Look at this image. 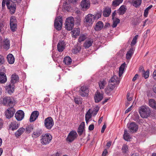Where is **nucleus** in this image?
<instances>
[{
    "mask_svg": "<svg viewBox=\"0 0 156 156\" xmlns=\"http://www.w3.org/2000/svg\"><path fill=\"white\" fill-rule=\"evenodd\" d=\"M139 113L142 118H147L150 115L151 110L148 106H143L140 108Z\"/></svg>",
    "mask_w": 156,
    "mask_h": 156,
    "instance_id": "f257e3e1",
    "label": "nucleus"
},
{
    "mask_svg": "<svg viewBox=\"0 0 156 156\" xmlns=\"http://www.w3.org/2000/svg\"><path fill=\"white\" fill-rule=\"evenodd\" d=\"M74 18L69 16L66 18L65 23V27L67 30H72L74 25Z\"/></svg>",
    "mask_w": 156,
    "mask_h": 156,
    "instance_id": "f03ea898",
    "label": "nucleus"
},
{
    "mask_svg": "<svg viewBox=\"0 0 156 156\" xmlns=\"http://www.w3.org/2000/svg\"><path fill=\"white\" fill-rule=\"evenodd\" d=\"M54 124V122L52 118L48 117L44 120V126L45 127L48 129H50L53 126Z\"/></svg>",
    "mask_w": 156,
    "mask_h": 156,
    "instance_id": "7ed1b4c3",
    "label": "nucleus"
},
{
    "mask_svg": "<svg viewBox=\"0 0 156 156\" xmlns=\"http://www.w3.org/2000/svg\"><path fill=\"white\" fill-rule=\"evenodd\" d=\"M41 143L43 145H46L48 144L52 140V136L49 133H47L42 135Z\"/></svg>",
    "mask_w": 156,
    "mask_h": 156,
    "instance_id": "20e7f679",
    "label": "nucleus"
},
{
    "mask_svg": "<svg viewBox=\"0 0 156 156\" xmlns=\"http://www.w3.org/2000/svg\"><path fill=\"white\" fill-rule=\"evenodd\" d=\"M62 17L59 16L55 18L54 22V26L55 28L58 30L61 29L62 24Z\"/></svg>",
    "mask_w": 156,
    "mask_h": 156,
    "instance_id": "39448f33",
    "label": "nucleus"
},
{
    "mask_svg": "<svg viewBox=\"0 0 156 156\" xmlns=\"http://www.w3.org/2000/svg\"><path fill=\"white\" fill-rule=\"evenodd\" d=\"M2 103L4 105H7L11 107H13V101L11 97H5L3 99Z\"/></svg>",
    "mask_w": 156,
    "mask_h": 156,
    "instance_id": "423d86ee",
    "label": "nucleus"
},
{
    "mask_svg": "<svg viewBox=\"0 0 156 156\" xmlns=\"http://www.w3.org/2000/svg\"><path fill=\"white\" fill-rule=\"evenodd\" d=\"M78 135L76 132L75 130H72L69 133L67 138V140L69 142H72L76 139Z\"/></svg>",
    "mask_w": 156,
    "mask_h": 156,
    "instance_id": "0eeeda50",
    "label": "nucleus"
},
{
    "mask_svg": "<svg viewBox=\"0 0 156 156\" xmlns=\"http://www.w3.org/2000/svg\"><path fill=\"white\" fill-rule=\"evenodd\" d=\"M84 20L87 23L92 25L95 20L94 15L91 14H88L85 16Z\"/></svg>",
    "mask_w": 156,
    "mask_h": 156,
    "instance_id": "6e6552de",
    "label": "nucleus"
},
{
    "mask_svg": "<svg viewBox=\"0 0 156 156\" xmlns=\"http://www.w3.org/2000/svg\"><path fill=\"white\" fill-rule=\"evenodd\" d=\"M128 129L132 132H135L138 130V125L135 122H132L129 124H127Z\"/></svg>",
    "mask_w": 156,
    "mask_h": 156,
    "instance_id": "1a4fd4ad",
    "label": "nucleus"
},
{
    "mask_svg": "<svg viewBox=\"0 0 156 156\" xmlns=\"http://www.w3.org/2000/svg\"><path fill=\"white\" fill-rule=\"evenodd\" d=\"M15 112V111L12 107L9 108L5 112L6 118L9 119H10L13 116Z\"/></svg>",
    "mask_w": 156,
    "mask_h": 156,
    "instance_id": "9d476101",
    "label": "nucleus"
},
{
    "mask_svg": "<svg viewBox=\"0 0 156 156\" xmlns=\"http://www.w3.org/2000/svg\"><path fill=\"white\" fill-rule=\"evenodd\" d=\"M90 3L89 0H83L80 4L82 9L83 11H86L90 7Z\"/></svg>",
    "mask_w": 156,
    "mask_h": 156,
    "instance_id": "9b49d317",
    "label": "nucleus"
},
{
    "mask_svg": "<svg viewBox=\"0 0 156 156\" xmlns=\"http://www.w3.org/2000/svg\"><path fill=\"white\" fill-rule=\"evenodd\" d=\"M88 88L85 86H83L81 87L80 90V94L83 97H85L88 95Z\"/></svg>",
    "mask_w": 156,
    "mask_h": 156,
    "instance_id": "f8f14e48",
    "label": "nucleus"
},
{
    "mask_svg": "<svg viewBox=\"0 0 156 156\" xmlns=\"http://www.w3.org/2000/svg\"><path fill=\"white\" fill-rule=\"evenodd\" d=\"M24 112L21 110H19L17 111L15 115L16 119L18 121H21L24 117Z\"/></svg>",
    "mask_w": 156,
    "mask_h": 156,
    "instance_id": "ddd939ff",
    "label": "nucleus"
},
{
    "mask_svg": "<svg viewBox=\"0 0 156 156\" xmlns=\"http://www.w3.org/2000/svg\"><path fill=\"white\" fill-rule=\"evenodd\" d=\"M39 115L38 111H34L31 113L30 118V121L32 122L34 121L37 118Z\"/></svg>",
    "mask_w": 156,
    "mask_h": 156,
    "instance_id": "4468645a",
    "label": "nucleus"
},
{
    "mask_svg": "<svg viewBox=\"0 0 156 156\" xmlns=\"http://www.w3.org/2000/svg\"><path fill=\"white\" fill-rule=\"evenodd\" d=\"M104 27V24L101 21L97 23L94 26V29L96 31H98L101 30Z\"/></svg>",
    "mask_w": 156,
    "mask_h": 156,
    "instance_id": "2eb2a0df",
    "label": "nucleus"
},
{
    "mask_svg": "<svg viewBox=\"0 0 156 156\" xmlns=\"http://www.w3.org/2000/svg\"><path fill=\"white\" fill-rule=\"evenodd\" d=\"M65 44L63 41H59L57 45V50L59 52H62L64 49Z\"/></svg>",
    "mask_w": 156,
    "mask_h": 156,
    "instance_id": "dca6fc26",
    "label": "nucleus"
},
{
    "mask_svg": "<svg viewBox=\"0 0 156 156\" xmlns=\"http://www.w3.org/2000/svg\"><path fill=\"white\" fill-rule=\"evenodd\" d=\"M103 94H101L99 92H97L95 94L94 96L95 102H99L103 99Z\"/></svg>",
    "mask_w": 156,
    "mask_h": 156,
    "instance_id": "f3484780",
    "label": "nucleus"
},
{
    "mask_svg": "<svg viewBox=\"0 0 156 156\" xmlns=\"http://www.w3.org/2000/svg\"><path fill=\"white\" fill-rule=\"evenodd\" d=\"M7 6L8 9L9 10L11 14H13L15 12L16 8V5L15 4L12 3L10 5L9 4Z\"/></svg>",
    "mask_w": 156,
    "mask_h": 156,
    "instance_id": "a211bd4d",
    "label": "nucleus"
},
{
    "mask_svg": "<svg viewBox=\"0 0 156 156\" xmlns=\"http://www.w3.org/2000/svg\"><path fill=\"white\" fill-rule=\"evenodd\" d=\"M14 85L12 83L9 84L6 87V90L8 94H11L14 91Z\"/></svg>",
    "mask_w": 156,
    "mask_h": 156,
    "instance_id": "6ab92c4d",
    "label": "nucleus"
},
{
    "mask_svg": "<svg viewBox=\"0 0 156 156\" xmlns=\"http://www.w3.org/2000/svg\"><path fill=\"white\" fill-rule=\"evenodd\" d=\"M93 41L92 39H88L86 40L83 44V46L85 48H88L92 46Z\"/></svg>",
    "mask_w": 156,
    "mask_h": 156,
    "instance_id": "aec40b11",
    "label": "nucleus"
},
{
    "mask_svg": "<svg viewBox=\"0 0 156 156\" xmlns=\"http://www.w3.org/2000/svg\"><path fill=\"white\" fill-rule=\"evenodd\" d=\"M120 82V79L117 76L114 75L111 77L110 80L109 81V83H115L117 84H119Z\"/></svg>",
    "mask_w": 156,
    "mask_h": 156,
    "instance_id": "412c9836",
    "label": "nucleus"
},
{
    "mask_svg": "<svg viewBox=\"0 0 156 156\" xmlns=\"http://www.w3.org/2000/svg\"><path fill=\"white\" fill-rule=\"evenodd\" d=\"M9 128L12 130L16 129L19 127V124H17L16 121L11 122L9 125Z\"/></svg>",
    "mask_w": 156,
    "mask_h": 156,
    "instance_id": "4be33fe9",
    "label": "nucleus"
},
{
    "mask_svg": "<svg viewBox=\"0 0 156 156\" xmlns=\"http://www.w3.org/2000/svg\"><path fill=\"white\" fill-rule=\"evenodd\" d=\"M7 77L4 72H0V83H4L7 81Z\"/></svg>",
    "mask_w": 156,
    "mask_h": 156,
    "instance_id": "5701e85b",
    "label": "nucleus"
},
{
    "mask_svg": "<svg viewBox=\"0 0 156 156\" xmlns=\"http://www.w3.org/2000/svg\"><path fill=\"white\" fill-rule=\"evenodd\" d=\"M7 60L9 63L10 64H13L15 61V58L13 55L12 54H9L7 55Z\"/></svg>",
    "mask_w": 156,
    "mask_h": 156,
    "instance_id": "b1692460",
    "label": "nucleus"
},
{
    "mask_svg": "<svg viewBox=\"0 0 156 156\" xmlns=\"http://www.w3.org/2000/svg\"><path fill=\"white\" fill-rule=\"evenodd\" d=\"M126 10V6L124 5H122L119 9L118 10V13L120 15H122L125 13Z\"/></svg>",
    "mask_w": 156,
    "mask_h": 156,
    "instance_id": "393cba45",
    "label": "nucleus"
},
{
    "mask_svg": "<svg viewBox=\"0 0 156 156\" xmlns=\"http://www.w3.org/2000/svg\"><path fill=\"white\" fill-rule=\"evenodd\" d=\"M109 83L108 87L105 89V92L107 94H109L111 91L113 90L115 87V83Z\"/></svg>",
    "mask_w": 156,
    "mask_h": 156,
    "instance_id": "a878e982",
    "label": "nucleus"
},
{
    "mask_svg": "<svg viewBox=\"0 0 156 156\" xmlns=\"http://www.w3.org/2000/svg\"><path fill=\"white\" fill-rule=\"evenodd\" d=\"M84 127V122H82L79 126L77 130V132L79 136H81L83 133Z\"/></svg>",
    "mask_w": 156,
    "mask_h": 156,
    "instance_id": "bb28decb",
    "label": "nucleus"
},
{
    "mask_svg": "<svg viewBox=\"0 0 156 156\" xmlns=\"http://www.w3.org/2000/svg\"><path fill=\"white\" fill-rule=\"evenodd\" d=\"M111 9L110 8L107 7L103 11V14L105 17L108 16L110 14Z\"/></svg>",
    "mask_w": 156,
    "mask_h": 156,
    "instance_id": "cd10ccee",
    "label": "nucleus"
},
{
    "mask_svg": "<svg viewBox=\"0 0 156 156\" xmlns=\"http://www.w3.org/2000/svg\"><path fill=\"white\" fill-rule=\"evenodd\" d=\"M142 0H132V4L136 8L140 6Z\"/></svg>",
    "mask_w": 156,
    "mask_h": 156,
    "instance_id": "c85d7f7f",
    "label": "nucleus"
},
{
    "mask_svg": "<svg viewBox=\"0 0 156 156\" xmlns=\"http://www.w3.org/2000/svg\"><path fill=\"white\" fill-rule=\"evenodd\" d=\"M134 49L133 48L130 49L127 52L126 54V58L127 59H129L131 58L134 53Z\"/></svg>",
    "mask_w": 156,
    "mask_h": 156,
    "instance_id": "c756f323",
    "label": "nucleus"
},
{
    "mask_svg": "<svg viewBox=\"0 0 156 156\" xmlns=\"http://www.w3.org/2000/svg\"><path fill=\"white\" fill-rule=\"evenodd\" d=\"M3 48L6 50H8L10 48V41L8 39H5L4 41Z\"/></svg>",
    "mask_w": 156,
    "mask_h": 156,
    "instance_id": "7c9ffc66",
    "label": "nucleus"
},
{
    "mask_svg": "<svg viewBox=\"0 0 156 156\" xmlns=\"http://www.w3.org/2000/svg\"><path fill=\"white\" fill-rule=\"evenodd\" d=\"M19 77L16 74H14L12 76L11 81V83L14 84L16 83L19 80Z\"/></svg>",
    "mask_w": 156,
    "mask_h": 156,
    "instance_id": "2f4dec72",
    "label": "nucleus"
},
{
    "mask_svg": "<svg viewBox=\"0 0 156 156\" xmlns=\"http://www.w3.org/2000/svg\"><path fill=\"white\" fill-rule=\"evenodd\" d=\"M25 129L23 127L19 128L15 133V136L17 137L20 136L25 131Z\"/></svg>",
    "mask_w": 156,
    "mask_h": 156,
    "instance_id": "473e14b6",
    "label": "nucleus"
},
{
    "mask_svg": "<svg viewBox=\"0 0 156 156\" xmlns=\"http://www.w3.org/2000/svg\"><path fill=\"white\" fill-rule=\"evenodd\" d=\"M126 65L125 63H124L120 66L119 73V77L121 76L123 73Z\"/></svg>",
    "mask_w": 156,
    "mask_h": 156,
    "instance_id": "72a5a7b5",
    "label": "nucleus"
},
{
    "mask_svg": "<svg viewBox=\"0 0 156 156\" xmlns=\"http://www.w3.org/2000/svg\"><path fill=\"white\" fill-rule=\"evenodd\" d=\"M92 112L90 109H89L85 115V119L87 123L88 121V120L92 117Z\"/></svg>",
    "mask_w": 156,
    "mask_h": 156,
    "instance_id": "f704fd0d",
    "label": "nucleus"
},
{
    "mask_svg": "<svg viewBox=\"0 0 156 156\" xmlns=\"http://www.w3.org/2000/svg\"><path fill=\"white\" fill-rule=\"evenodd\" d=\"M80 29L79 28H75L72 31V34L73 37H76L77 36H78L80 33Z\"/></svg>",
    "mask_w": 156,
    "mask_h": 156,
    "instance_id": "c9c22d12",
    "label": "nucleus"
},
{
    "mask_svg": "<svg viewBox=\"0 0 156 156\" xmlns=\"http://www.w3.org/2000/svg\"><path fill=\"white\" fill-rule=\"evenodd\" d=\"M72 61V60L70 57L67 56L64 58L63 62L66 64L69 65L71 64Z\"/></svg>",
    "mask_w": 156,
    "mask_h": 156,
    "instance_id": "e433bc0d",
    "label": "nucleus"
},
{
    "mask_svg": "<svg viewBox=\"0 0 156 156\" xmlns=\"http://www.w3.org/2000/svg\"><path fill=\"white\" fill-rule=\"evenodd\" d=\"M107 83L106 80H101L99 83V85L100 89H103L106 84Z\"/></svg>",
    "mask_w": 156,
    "mask_h": 156,
    "instance_id": "4c0bfd02",
    "label": "nucleus"
},
{
    "mask_svg": "<svg viewBox=\"0 0 156 156\" xmlns=\"http://www.w3.org/2000/svg\"><path fill=\"white\" fill-rule=\"evenodd\" d=\"M41 133V131L40 129L35 130L32 135V136L34 138H37L40 136Z\"/></svg>",
    "mask_w": 156,
    "mask_h": 156,
    "instance_id": "58836bf2",
    "label": "nucleus"
},
{
    "mask_svg": "<svg viewBox=\"0 0 156 156\" xmlns=\"http://www.w3.org/2000/svg\"><path fill=\"white\" fill-rule=\"evenodd\" d=\"M113 20V23L112 27L113 28L115 27L117 24L120 23V20L118 18H115Z\"/></svg>",
    "mask_w": 156,
    "mask_h": 156,
    "instance_id": "ea45409f",
    "label": "nucleus"
},
{
    "mask_svg": "<svg viewBox=\"0 0 156 156\" xmlns=\"http://www.w3.org/2000/svg\"><path fill=\"white\" fill-rule=\"evenodd\" d=\"M81 49V46H75L74 48L72 50V52L74 54H76L80 51Z\"/></svg>",
    "mask_w": 156,
    "mask_h": 156,
    "instance_id": "a19ab883",
    "label": "nucleus"
},
{
    "mask_svg": "<svg viewBox=\"0 0 156 156\" xmlns=\"http://www.w3.org/2000/svg\"><path fill=\"white\" fill-rule=\"evenodd\" d=\"M123 0H114L113 1L112 5L114 6H117L122 3Z\"/></svg>",
    "mask_w": 156,
    "mask_h": 156,
    "instance_id": "79ce46f5",
    "label": "nucleus"
},
{
    "mask_svg": "<svg viewBox=\"0 0 156 156\" xmlns=\"http://www.w3.org/2000/svg\"><path fill=\"white\" fill-rule=\"evenodd\" d=\"M123 137L124 140L127 141L129 140L130 138V135L129 134L127 133V131L126 129L124 130Z\"/></svg>",
    "mask_w": 156,
    "mask_h": 156,
    "instance_id": "37998d69",
    "label": "nucleus"
},
{
    "mask_svg": "<svg viewBox=\"0 0 156 156\" xmlns=\"http://www.w3.org/2000/svg\"><path fill=\"white\" fill-rule=\"evenodd\" d=\"M87 38V36L85 34H81L78 39V42L80 43L84 41Z\"/></svg>",
    "mask_w": 156,
    "mask_h": 156,
    "instance_id": "c03bdc74",
    "label": "nucleus"
},
{
    "mask_svg": "<svg viewBox=\"0 0 156 156\" xmlns=\"http://www.w3.org/2000/svg\"><path fill=\"white\" fill-rule=\"evenodd\" d=\"M156 104L155 101L153 99H150L149 101V105L153 108Z\"/></svg>",
    "mask_w": 156,
    "mask_h": 156,
    "instance_id": "a18cd8bd",
    "label": "nucleus"
},
{
    "mask_svg": "<svg viewBox=\"0 0 156 156\" xmlns=\"http://www.w3.org/2000/svg\"><path fill=\"white\" fill-rule=\"evenodd\" d=\"M138 37V35H136L133 38L131 43V46H133L137 42V40Z\"/></svg>",
    "mask_w": 156,
    "mask_h": 156,
    "instance_id": "49530a36",
    "label": "nucleus"
},
{
    "mask_svg": "<svg viewBox=\"0 0 156 156\" xmlns=\"http://www.w3.org/2000/svg\"><path fill=\"white\" fill-rule=\"evenodd\" d=\"M10 28L11 30L13 31L14 32L16 31L17 29V24H9Z\"/></svg>",
    "mask_w": 156,
    "mask_h": 156,
    "instance_id": "de8ad7c7",
    "label": "nucleus"
},
{
    "mask_svg": "<svg viewBox=\"0 0 156 156\" xmlns=\"http://www.w3.org/2000/svg\"><path fill=\"white\" fill-rule=\"evenodd\" d=\"M34 129V126L30 125L27 127L26 128V132L27 133H30Z\"/></svg>",
    "mask_w": 156,
    "mask_h": 156,
    "instance_id": "09e8293b",
    "label": "nucleus"
},
{
    "mask_svg": "<svg viewBox=\"0 0 156 156\" xmlns=\"http://www.w3.org/2000/svg\"><path fill=\"white\" fill-rule=\"evenodd\" d=\"M128 146L126 145H124L122 147V150L124 154H126L128 151Z\"/></svg>",
    "mask_w": 156,
    "mask_h": 156,
    "instance_id": "8fccbe9b",
    "label": "nucleus"
},
{
    "mask_svg": "<svg viewBox=\"0 0 156 156\" xmlns=\"http://www.w3.org/2000/svg\"><path fill=\"white\" fill-rule=\"evenodd\" d=\"M149 75V70H147L146 72L144 71L142 73V76L144 77L145 79H146L147 78Z\"/></svg>",
    "mask_w": 156,
    "mask_h": 156,
    "instance_id": "3c124183",
    "label": "nucleus"
},
{
    "mask_svg": "<svg viewBox=\"0 0 156 156\" xmlns=\"http://www.w3.org/2000/svg\"><path fill=\"white\" fill-rule=\"evenodd\" d=\"M17 20L15 16H12L10 18V24H17Z\"/></svg>",
    "mask_w": 156,
    "mask_h": 156,
    "instance_id": "603ef678",
    "label": "nucleus"
},
{
    "mask_svg": "<svg viewBox=\"0 0 156 156\" xmlns=\"http://www.w3.org/2000/svg\"><path fill=\"white\" fill-rule=\"evenodd\" d=\"M81 20L79 16H76L75 18V24L78 25H80Z\"/></svg>",
    "mask_w": 156,
    "mask_h": 156,
    "instance_id": "864d4df0",
    "label": "nucleus"
},
{
    "mask_svg": "<svg viewBox=\"0 0 156 156\" xmlns=\"http://www.w3.org/2000/svg\"><path fill=\"white\" fill-rule=\"evenodd\" d=\"M5 62V59L4 57L0 55V65L3 64Z\"/></svg>",
    "mask_w": 156,
    "mask_h": 156,
    "instance_id": "5fc2aeb1",
    "label": "nucleus"
},
{
    "mask_svg": "<svg viewBox=\"0 0 156 156\" xmlns=\"http://www.w3.org/2000/svg\"><path fill=\"white\" fill-rule=\"evenodd\" d=\"M101 12H97V13L95 14V15H94V19L95 20H98L101 18Z\"/></svg>",
    "mask_w": 156,
    "mask_h": 156,
    "instance_id": "6e6d98bb",
    "label": "nucleus"
},
{
    "mask_svg": "<svg viewBox=\"0 0 156 156\" xmlns=\"http://www.w3.org/2000/svg\"><path fill=\"white\" fill-rule=\"evenodd\" d=\"M130 93H128L126 95V98L127 100V101H130L132 99V97L130 96Z\"/></svg>",
    "mask_w": 156,
    "mask_h": 156,
    "instance_id": "4d7b16f0",
    "label": "nucleus"
},
{
    "mask_svg": "<svg viewBox=\"0 0 156 156\" xmlns=\"http://www.w3.org/2000/svg\"><path fill=\"white\" fill-rule=\"evenodd\" d=\"M94 126L93 124L90 125L88 128V129L90 131L94 129Z\"/></svg>",
    "mask_w": 156,
    "mask_h": 156,
    "instance_id": "13d9d810",
    "label": "nucleus"
},
{
    "mask_svg": "<svg viewBox=\"0 0 156 156\" xmlns=\"http://www.w3.org/2000/svg\"><path fill=\"white\" fill-rule=\"evenodd\" d=\"M5 4H6V1L5 0H3L2 2V9L5 8Z\"/></svg>",
    "mask_w": 156,
    "mask_h": 156,
    "instance_id": "bf43d9fd",
    "label": "nucleus"
},
{
    "mask_svg": "<svg viewBox=\"0 0 156 156\" xmlns=\"http://www.w3.org/2000/svg\"><path fill=\"white\" fill-rule=\"evenodd\" d=\"M106 125L105 124H104L103 125L102 127V129H101V133H103L104 132L106 128Z\"/></svg>",
    "mask_w": 156,
    "mask_h": 156,
    "instance_id": "052dcab7",
    "label": "nucleus"
},
{
    "mask_svg": "<svg viewBox=\"0 0 156 156\" xmlns=\"http://www.w3.org/2000/svg\"><path fill=\"white\" fill-rule=\"evenodd\" d=\"M133 105H131L125 111V113H126L132 110V107Z\"/></svg>",
    "mask_w": 156,
    "mask_h": 156,
    "instance_id": "680f3d73",
    "label": "nucleus"
},
{
    "mask_svg": "<svg viewBox=\"0 0 156 156\" xmlns=\"http://www.w3.org/2000/svg\"><path fill=\"white\" fill-rule=\"evenodd\" d=\"M108 153V152L106 149H105L102 154V156H105Z\"/></svg>",
    "mask_w": 156,
    "mask_h": 156,
    "instance_id": "e2e57ef3",
    "label": "nucleus"
},
{
    "mask_svg": "<svg viewBox=\"0 0 156 156\" xmlns=\"http://www.w3.org/2000/svg\"><path fill=\"white\" fill-rule=\"evenodd\" d=\"M116 14V11L115 10L114 12L112 13V19H114L115 18H117L115 17V16Z\"/></svg>",
    "mask_w": 156,
    "mask_h": 156,
    "instance_id": "0e129e2a",
    "label": "nucleus"
},
{
    "mask_svg": "<svg viewBox=\"0 0 156 156\" xmlns=\"http://www.w3.org/2000/svg\"><path fill=\"white\" fill-rule=\"evenodd\" d=\"M110 26V24L108 23H106L105 25L104 26V28L106 29L107 28L109 27Z\"/></svg>",
    "mask_w": 156,
    "mask_h": 156,
    "instance_id": "69168bd1",
    "label": "nucleus"
},
{
    "mask_svg": "<svg viewBox=\"0 0 156 156\" xmlns=\"http://www.w3.org/2000/svg\"><path fill=\"white\" fill-rule=\"evenodd\" d=\"M153 90L154 92L156 94V84H155L154 85Z\"/></svg>",
    "mask_w": 156,
    "mask_h": 156,
    "instance_id": "338daca9",
    "label": "nucleus"
},
{
    "mask_svg": "<svg viewBox=\"0 0 156 156\" xmlns=\"http://www.w3.org/2000/svg\"><path fill=\"white\" fill-rule=\"evenodd\" d=\"M153 76L154 79L156 78V70L154 71L153 73Z\"/></svg>",
    "mask_w": 156,
    "mask_h": 156,
    "instance_id": "774afa93",
    "label": "nucleus"
}]
</instances>
